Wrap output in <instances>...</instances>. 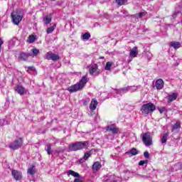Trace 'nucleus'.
Listing matches in <instances>:
<instances>
[{"instance_id":"423d86ee","label":"nucleus","mask_w":182,"mask_h":182,"mask_svg":"<svg viewBox=\"0 0 182 182\" xmlns=\"http://www.w3.org/2000/svg\"><path fill=\"white\" fill-rule=\"evenodd\" d=\"M45 59H47V60H53L54 62H56V60H59L60 59V56L52 52H48L46 54Z\"/></svg>"},{"instance_id":"9b49d317","label":"nucleus","mask_w":182,"mask_h":182,"mask_svg":"<svg viewBox=\"0 0 182 182\" xmlns=\"http://www.w3.org/2000/svg\"><path fill=\"white\" fill-rule=\"evenodd\" d=\"M138 55L139 50L137 49L136 46L134 47L132 49L130 50L129 58H136Z\"/></svg>"},{"instance_id":"5701e85b","label":"nucleus","mask_w":182,"mask_h":182,"mask_svg":"<svg viewBox=\"0 0 182 182\" xmlns=\"http://www.w3.org/2000/svg\"><path fill=\"white\" fill-rule=\"evenodd\" d=\"M177 96H178V93L173 92L172 95L168 96V102H173L177 99Z\"/></svg>"},{"instance_id":"f03ea898","label":"nucleus","mask_w":182,"mask_h":182,"mask_svg":"<svg viewBox=\"0 0 182 182\" xmlns=\"http://www.w3.org/2000/svg\"><path fill=\"white\" fill-rule=\"evenodd\" d=\"M89 146V141H77L74 144L69 145V149L71 151H77V150H82L86 149Z\"/></svg>"},{"instance_id":"39448f33","label":"nucleus","mask_w":182,"mask_h":182,"mask_svg":"<svg viewBox=\"0 0 182 182\" xmlns=\"http://www.w3.org/2000/svg\"><path fill=\"white\" fill-rule=\"evenodd\" d=\"M23 144V140L22 138H19L18 139L15 140L9 145V149L11 150H18L20 147H22Z\"/></svg>"},{"instance_id":"f3484780","label":"nucleus","mask_w":182,"mask_h":182,"mask_svg":"<svg viewBox=\"0 0 182 182\" xmlns=\"http://www.w3.org/2000/svg\"><path fill=\"white\" fill-rule=\"evenodd\" d=\"M27 173L31 176H33L36 173V168L34 165H31L30 168L28 169Z\"/></svg>"},{"instance_id":"72a5a7b5","label":"nucleus","mask_w":182,"mask_h":182,"mask_svg":"<svg viewBox=\"0 0 182 182\" xmlns=\"http://www.w3.org/2000/svg\"><path fill=\"white\" fill-rule=\"evenodd\" d=\"M91 153L90 151L89 152H86L84 155V160H87V159H89V156H91Z\"/></svg>"},{"instance_id":"f704fd0d","label":"nucleus","mask_w":182,"mask_h":182,"mask_svg":"<svg viewBox=\"0 0 182 182\" xmlns=\"http://www.w3.org/2000/svg\"><path fill=\"white\" fill-rule=\"evenodd\" d=\"M146 58L148 60H151V58H153V55L151 54V53L150 52L146 53Z\"/></svg>"},{"instance_id":"a19ab883","label":"nucleus","mask_w":182,"mask_h":182,"mask_svg":"<svg viewBox=\"0 0 182 182\" xmlns=\"http://www.w3.org/2000/svg\"><path fill=\"white\" fill-rule=\"evenodd\" d=\"M73 182H83L80 178H75Z\"/></svg>"},{"instance_id":"4468645a","label":"nucleus","mask_w":182,"mask_h":182,"mask_svg":"<svg viewBox=\"0 0 182 182\" xmlns=\"http://www.w3.org/2000/svg\"><path fill=\"white\" fill-rule=\"evenodd\" d=\"M97 100L96 99H92L90 105V110H96V107H97Z\"/></svg>"},{"instance_id":"6ab92c4d","label":"nucleus","mask_w":182,"mask_h":182,"mask_svg":"<svg viewBox=\"0 0 182 182\" xmlns=\"http://www.w3.org/2000/svg\"><path fill=\"white\" fill-rule=\"evenodd\" d=\"M67 176H73V177H77V178L80 177L79 173L75 172L74 171L72 170H69L67 171Z\"/></svg>"},{"instance_id":"2f4dec72","label":"nucleus","mask_w":182,"mask_h":182,"mask_svg":"<svg viewBox=\"0 0 182 182\" xmlns=\"http://www.w3.org/2000/svg\"><path fill=\"white\" fill-rule=\"evenodd\" d=\"M90 38V34L89 33H85L82 35V39L88 41Z\"/></svg>"},{"instance_id":"79ce46f5","label":"nucleus","mask_w":182,"mask_h":182,"mask_svg":"<svg viewBox=\"0 0 182 182\" xmlns=\"http://www.w3.org/2000/svg\"><path fill=\"white\" fill-rule=\"evenodd\" d=\"M122 92H127V90H129V87H125L124 88H122Z\"/></svg>"},{"instance_id":"3c124183","label":"nucleus","mask_w":182,"mask_h":182,"mask_svg":"<svg viewBox=\"0 0 182 182\" xmlns=\"http://www.w3.org/2000/svg\"><path fill=\"white\" fill-rule=\"evenodd\" d=\"M124 14H127V11H125Z\"/></svg>"},{"instance_id":"412c9836","label":"nucleus","mask_w":182,"mask_h":182,"mask_svg":"<svg viewBox=\"0 0 182 182\" xmlns=\"http://www.w3.org/2000/svg\"><path fill=\"white\" fill-rule=\"evenodd\" d=\"M101 168H102V164H100L99 163V161H97V162L94 163L93 165H92V170L94 171H97V170H99Z\"/></svg>"},{"instance_id":"603ef678","label":"nucleus","mask_w":182,"mask_h":182,"mask_svg":"<svg viewBox=\"0 0 182 182\" xmlns=\"http://www.w3.org/2000/svg\"><path fill=\"white\" fill-rule=\"evenodd\" d=\"M124 14H127V11H125Z\"/></svg>"},{"instance_id":"1a4fd4ad","label":"nucleus","mask_w":182,"mask_h":182,"mask_svg":"<svg viewBox=\"0 0 182 182\" xmlns=\"http://www.w3.org/2000/svg\"><path fill=\"white\" fill-rule=\"evenodd\" d=\"M106 131L112 132L113 134H117V133H119V128L116 127L114 125H110L106 127Z\"/></svg>"},{"instance_id":"f257e3e1","label":"nucleus","mask_w":182,"mask_h":182,"mask_svg":"<svg viewBox=\"0 0 182 182\" xmlns=\"http://www.w3.org/2000/svg\"><path fill=\"white\" fill-rule=\"evenodd\" d=\"M87 83V78L86 76H83L80 82L74 85L70 86L68 88V92L74 93L78 90H82L85 87V85Z\"/></svg>"},{"instance_id":"6e6552de","label":"nucleus","mask_w":182,"mask_h":182,"mask_svg":"<svg viewBox=\"0 0 182 182\" xmlns=\"http://www.w3.org/2000/svg\"><path fill=\"white\" fill-rule=\"evenodd\" d=\"M11 174L14 179H16V181H18L19 180H22V172L18 171V170H12Z\"/></svg>"},{"instance_id":"f8f14e48","label":"nucleus","mask_w":182,"mask_h":182,"mask_svg":"<svg viewBox=\"0 0 182 182\" xmlns=\"http://www.w3.org/2000/svg\"><path fill=\"white\" fill-rule=\"evenodd\" d=\"M155 86L157 90H161V88L164 87V81L162 79L157 80Z\"/></svg>"},{"instance_id":"393cba45","label":"nucleus","mask_w":182,"mask_h":182,"mask_svg":"<svg viewBox=\"0 0 182 182\" xmlns=\"http://www.w3.org/2000/svg\"><path fill=\"white\" fill-rule=\"evenodd\" d=\"M127 154H131L132 156H136L139 154V151L135 148H132L129 152H127Z\"/></svg>"},{"instance_id":"2eb2a0df","label":"nucleus","mask_w":182,"mask_h":182,"mask_svg":"<svg viewBox=\"0 0 182 182\" xmlns=\"http://www.w3.org/2000/svg\"><path fill=\"white\" fill-rule=\"evenodd\" d=\"M16 92L18 93V95H23L25 93V88L21 85H18L15 87Z\"/></svg>"},{"instance_id":"a878e982","label":"nucleus","mask_w":182,"mask_h":182,"mask_svg":"<svg viewBox=\"0 0 182 182\" xmlns=\"http://www.w3.org/2000/svg\"><path fill=\"white\" fill-rule=\"evenodd\" d=\"M43 22L46 23V25H48L50 22H52V17L50 16H47L46 17H44Z\"/></svg>"},{"instance_id":"ea45409f","label":"nucleus","mask_w":182,"mask_h":182,"mask_svg":"<svg viewBox=\"0 0 182 182\" xmlns=\"http://www.w3.org/2000/svg\"><path fill=\"white\" fill-rule=\"evenodd\" d=\"M63 151H65L64 149L56 150V151H55V153H58V154H59V153H63Z\"/></svg>"},{"instance_id":"37998d69","label":"nucleus","mask_w":182,"mask_h":182,"mask_svg":"<svg viewBox=\"0 0 182 182\" xmlns=\"http://www.w3.org/2000/svg\"><path fill=\"white\" fill-rule=\"evenodd\" d=\"M164 110H166L165 107H162V108L159 109V112L161 114L163 113L164 112Z\"/></svg>"},{"instance_id":"7ed1b4c3","label":"nucleus","mask_w":182,"mask_h":182,"mask_svg":"<svg viewBox=\"0 0 182 182\" xmlns=\"http://www.w3.org/2000/svg\"><path fill=\"white\" fill-rule=\"evenodd\" d=\"M154 110H156V105L151 102L143 105L141 108V112L144 116L153 113Z\"/></svg>"},{"instance_id":"b1692460","label":"nucleus","mask_w":182,"mask_h":182,"mask_svg":"<svg viewBox=\"0 0 182 182\" xmlns=\"http://www.w3.org/2000/svg\"><path fill=\"white\" fill-rule=\"evenodd\" d=\"M179 129H181L180 122H176L172 127L171 132H174V130H178Z\"/></svg>"},{"instance_id":"aec40b11","label":"nucleus","mask_w":182,"mask_h":182,"mask_svg":"<svg viewBox=\"0 0 182 182\" xmlns=\"http://www.w3.org/2000/svg\"><path fill=\"white\" fill-rule=\"evenodd\" d=\"M147 14V12H141L139 14H135L132 16V18H136V19H139V18H143V16H146Z\"/></svg>"},{"instance_id":"09e8293b","label":"nucleus","mask_w":182,"mask_h":182,"mask_svg":"<svg viewBox=\"0 0 182 182\" xmlns=\"http://www.w3.org/2000/svg\"><path fill=\"white\" fill-rule=\"evenodd\" d=\"M112 182H117V181L114 180V181H112Z\"/></svg>"},{"instance_id":"49530a36","label":"nucleus","mask_w":182,"mask_h":182,"mask_svg":"<svg viewBox=\"0 0 182 182\" xmlns=\"http://www.w3.org/2000/svg\"><path fill=\"white\" fill-rule=\"evenodd\" d=\"M100 59H105V57H100Z\"/></svg>"},{"instance_id":"a18cd8bd","label":"nucleus","mask_w":182,"mask_h":182,"mask_svg":"<svg viewBox=\"0 0 182 182\" xmlns=\"http://www.w3.org/2000/svg\"><path fill=\"white\" fill-rule=\"evenodd\" d=\"M141 177H142V178H147V176H141Z\"/></svg>"},{"instance_id":"58836bf2","label":"nucleus","mask_w":182,"mask_h":182,"mask_svg":"<svg viewBox=\"0 0 182 182\" xmlns=\"http://www.w3.org/2000/svg\"><path fill=\"white\" fill-rule=\"evenodd\" d=\"M2 45H4V41H2V38H0V51L2 48Z\"/></svg>"},{"instance_id":"9d476101","label":"nucleus","mask_w":182,"mask_h":182,"mask_svg":"<svg viewBox=\"0 0 182 182\" xmlns=\"http://www.w3.org/2000/svg\"><path fill=\"white\" fill-rule=\"evenodd\" d=\"M29 56H32V54L29 53L21 52L18 55V59H20V60H24V61L28 60V58H29Z\"/></svg>"},{"instance_id":"dca6fc26","label":"nucleus","mask_w":182,"mask_h":182,"mask_svg":"<svg viewBox=\"0 0 182 182\" xmlns=\"http://www.w3.org/2000/svg\"><path fill=\"white\" fill-rule=\"evenodd\" d=\"M169 45L174 49H178V48H181V43L178 41H172Z\"/></svg>"},{"instance_id":"a211bd4d","label":"nucleus","mask_w":182,"mask_h":182,"mask_svg":"<svg viewBox=\"0 0 182 182\" xmlns=\"http://www.w3.org/2000/svg\"><path fill=\"white\" fill-rule=\"evenodd\" d=\"M168 138V132H166L161 137V144H166V143H167V139Z\"/></svg>"},{"instance_id":"e433bc0d","label":"nucleus","mask_w":182,"mask_h":182,"mask_svg":"<svg viewBox=\"0 0 182 182\" xmlns=\"http://www.w3.org/2000/svg\"><path fill=\"white\" fill-rule=\"evenodd\" d=\"M147 164V161H140L139 163V166H144V164Z\"/></svg>"},{"instance_id":"20e7f679","label":"nucleus","mask_w":182,"mask_h":182,"mask_svg":"<svg viewBox=\"0 0 182 182\" xmlns=\"http://www.w3.org/2000/svg\"><path fill=\"white\" fill-rule=\"evenodd\" d=\"M142 141L146 147H149L153 144V138L150 134V132H146L142 134Z\"/></svg>"},{"instance_id":"c9c22d12","label":"nucleus","mask_w":182,"mask_h":182,"mask_svg":"<svg viewBox=\"0 0 182 182\" xmlns=\"http://www.w3.org/2000/svg\"><path fill=\"white\" fill-rule=\"evenodd\" d=\"M144 156L145 159H149L150 158V154H149L148 151H145L144 153Z\"/></svg>"},{"instance_id":"de8ad7c7","label":"nucleus","mask_w":182,"mask_h":182,"mask_svg":"<svg viewBox=\"0 0 182 182\" xmlns=\"http://www.w3.org/2000/svg\"><path fill=\"white\" fill-rule=\"evenodd\" d=\"M84 105H87V102L85 101V102H84Z\"/></svg>"},{"instance_id":"473e14b6","label":"nucleus","mask_w":182,"mask_h":182,"mask_svg":"<svg viewBox=\"0 0 182 182\" xmlns=\"http://www.w3.org/2000/svg\"><path fill=\"white\" fill-rule=\"evenodd\" d=\"M31 52H33L34 56H37L38 55H39V50H38L36 48L32 49Z\"/></svg>"},{"instance_id":"0eeeda50","label":"nucleus","mask_w":182,"mask_h":182,"mask_svg":"<svg viewBox=\"0 0 182 182\" xmlns=\"http://www.w3.org/2000/svg\"><path fill=\"white\" fill-rule=\"evenodd\" d=\"M11 19L14 25H19L21 21H22V16L19 15L16 12L11 13Z\"/></svg>"},{"instance_id":"c85d7f7f","label":"nucleus","mask_w":182,"mask_h":182,"mask_svg":"<svg viewBox=\"0 0 182 182\" xmlns=\"http://www.w3.org/2000/svg\"><path fill=\"white\" fill-rule=\"evenodd\" d=\"M55 28H56V25H54L51 27H49L47 28V33H52V32H53V31H55Z\"/></svg>"},{"instance_id":"ddd939ff","label":"nucleus","mask_w":182,"mask_h":182,"mask_svg":"<svg viewBox=\"0 0 182 182\" xmlns=\"http://www.w3.org/2000/svg\"><path fill=\"white\" fill-rule=\"evenodd\" d=\"M90 75H97V65L95 64L90 68Z\"/></svg>"},{"instance_id":"8fccbe9b","label":"nucleus","mask_w":182,"mask_h":182,"mask_svg":"<svg viewBox=\"0 0 182 182\" xmlns=\"http://www.w3.org/2000/svg\"><path fill=\"white\" fill-rule=\"evenodd\" d=\"M50 1H52L53 2H55V1H56V0H50Z\"/></svg>"},{"instance_id":"7c9ffc66","label":"nucleus","mask_w":182,"mask_h":182,"mask_svg":"<svg viewBox=\"0 0 182 182\" xmlns=\"http://www.w3.org/2000/svg\"><path fill=\"white\" fill-rule=\"evenodd\" d=\"M117 4L122 6V5H124L127 2V0H116Z\"/></svg>"},{"instance_id":"4be33fe9","label":"nucleus","mask_w":182,"mask_h":182,"mask_svg":"<svg viewBox=\"0 0 182 182\" xmlns=\"http://www.w3.org/2000/svg\"><path fill=\"white\" fill-rule=\"evenodd\" d=\"M36 41V36L35 35H31L28 36L27 39L28 43H33Z\"/></svg>"},{"instance_id":"cd10ccee","label":"nucleus","mask_w":182,"mask_h":182,"mask_svg":"<svg viewBox=\"0 0 182 182\" xmlns=\"http://www.w3.org/2000/svg\"><path fill=\"white\" fill-rule=\"evenodd\" d=\"M45 150L47 151V153L49 156H50V154H52V147H50V144H47Z\"/></svg>"},{"instance_id":"bb28decb","label":"nucleus","mask_w":182,"mask_h":182,"mask_svg":"<svg viewBox=\"0 0 182 182\" xmlns=\"http://www.w3.org/2000/svg\"><path fill=\"white\" fill-rule=\"evenodd\" d=\"M25 69H26L28 73H32L31 72H36V69H35V67L33 66L25 67Z\"/></svg>"},{"instance_id":"c03bdc74","label":"nucleus","mask_w":182,"mask_h":182,"mask_svg":"<svg viewBox=\"0 0 182 182\" xmlns=\"http://www.w3.org/2000/svg\"><path fill=\"white\" fill-rule=\"evenodd\" d=\"M177 166L179 167V168H182V163H178Z\"/></svg>"},{"instance_id":"c756f323","label":"nucleus","mask_w":182,"mask_h":182,"mask_svg":"<svg viewBox=\"0 0 182 182\" xmlns=\"http://www.w3.org/2000/svg\"><path fill=\"white\" fill-rule=\"evenodd\" d=\"M112 66H113L112 62H107L105 65V70H110Z\"/></svg>"},{"instance_id":"4c0bfd02","label":"nucleus","mask_w":182,"mask_h":182,"mask_svg":"<svg viewBox=\"0 0 182 182\" xmlns=\"http://www.w3.org/2000/svg\"><path fill=\"white\" fill-rule=\"evenodd\" d=\"M5 124V119H0V126H3Z\"/></svg>"}]
</instances>
